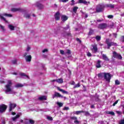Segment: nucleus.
Instances as JSON below:
<instances>
[{
  "instance_id": "1",
  "label": "nucleus",
  "mask_w": 124,
  "mask_h": 124,
  "mask_svg": "<svg viewBox=\"0 0 124 124\" xmlns=\"http://www.w3.org/2000/svg\"><path fill=\"white\" fill-rule=\"evenodd\" d=\"M97 76L98 78H104L105 80L108 82V83H110V80H111V74L109 73H100L98 74Z\"/></svg>"
},
{
  "instance_id": "2",
  "label": "nucleus",
  "mask_w": 124,
  "mask_h": 124,
  "mask_svg": "<svg viewBox=\"0 0 124 124\" xmlns=\"http://www.w3.org/2000/svg\"><path fill=\"white\" fill-rule=\"evenodd\" d=\"M105 8V5L103 3H99L96 6L95 11L96 13H100L101 12H103L104 11V9Z\"/></svg>"
},
{
  "instance_id": "3",
  "label": "nucleus",
  "mask_w": 124,
  "mask_h": 124,
  "mask_svg": "<svg viewBox=\"0 0 124 124\" xmlns=\"http://www.w3.org/2000/svg\"><path fill=\"white\" fill-rule=\"evenodd\" d=\"M12 81L8 80V83L5 85V87L6 88L5 93H10V92H12V89L11 87H12Z\"/></svg>"
},
{
  "instance_id": "4",
  "label": "nucleus",
  "mask_w": 124,
  "mask_h": 124,
  "mask_svg": "<svg viewBox=\"0 0 124 124\" xmlns=\"http://www.w3.org/2000/svg\"><path fill=\"white\" fill-rule=\"evenodd\" d=\"M106 43L108 46V49H110L111 46H117V44L116 43L114 42H110V39L109 38H107L106 39Z\"/></svg>"
},
{
  "instance_id": "5",
  "label": "nucleus",
  "mask_w": 124,
  "mask_h": 124,
  "mask_svg": "<svg viewBox=\"0 0 124 124\" xmlns=\"http://www.w3.org/2000/svg\"><path fill=\"white\" fill-rule=\"evenodd\" d=\"M28 55V53L25 52L23 55V57L24 58H25L26 62H31V55Z\"/></svg>"
},
{
  "instance_id": "6",
  "label": "nucleus",
  "mask_w": 124,
  "mask_h": 124,
  "mask_svg": "<svg viewBox=\"0 0 124 124\" xmlns=\"http://www.w3.org/2000/svg\"><path fill=\"white\" fill-rule=\"evenodd\" d=\"M113 57L115 59H118V60H123V57L121 54L117 53L116 51H113Z\"/></svg>"
},
{
  "instance_id": "7",
  "label": "nucleus",
  "mask_w": 124,
  "mask_h": 124,
  "mask_svg": "<svg viewBox=\"0 0 124 124\" xmlns=\"http://www.w3.org/2000/svg\"><path fill=\"white\" fill-rule=\"evenodd\" d=\"M107 27H108L107 23H100L98 26V29H99L100 30H104L105 29H107Z\"/></svg>"
},
{
  "instance_id": "8",
  "label": "nucleus",
  "mask_w": 124,
  "mask_h": 124,
  "mask_svg": "<svg viewBox=\"0 0 124 124\" xmlns=\"http://www.w3.org/2000/svg\"><path fill=\"white\" fill-rule=\"evenodd\" d=\"M7 109V106H6V105L2 104L0 105V113H3V112H5Z\"/></svg>"
},
{
  "instance_id": "9",
  "label": "nucleus",
  "mask_w": 124,
  "mask_h": 124,
  "mask_svg": "<svg viewBox=\"0 0 124 124\" xmlns=\"http://www.w3.org/2000/svg\"><path fill=\"white\" fill-rule=\"evenodd\" d=\"M54 17L56 21H59L60 19H61V13L59 11L56 12L54 15Z\"/></svg>"
},
{
  "instance_id": "10",
  "label": "nucleus",
  "mask_w": 124,
  "mask_h": 124,
  "mask_svg": "<svg viewBox=\"0 0 124 124\" xmlns=\"http://www.w3.org/2000/svg\"><path fill=\"white\" fill-rule=\"evenodd\" d=\"M17 107V105L14 103H11L9 105V112H11L13 109Z\"/></svg>"
},
{
  "instance_id": "11",
  "label": "nucleus",
  "mask_w": 124,
  "mask_h": 124,
  "mask_svg": "<svg viewBox=\"0 0 124 124\" xmlns=\"http://www.w3.org/2000/svg\"><path fill=\"white\" fill-rule=\"evenodd\" d=\"M102 56L103 60L104 61H105V62H109V61H110V60L109 59L108 57H107V55H106V54H102Z\"/></svg>"
},
{
  "instance_id": "12",
  "label": "nucleus",
  "mask_w": 124,
  "mask_h": 124,
  "mask_svg": "<svg viewBox=\"0 0 124 124\" xmlns=\"http://www.w3.org/2000/svg\"><path fill=\"white\" fill-rule=\"evenodd\" d=\"M93 97L94 98V100L96 102L101 101L100 99L99 98V96L97 94V93H95V94L93 95Z\"/></svg>"
},
{
  "instance_id": "13",
  "label": "nucleus",
  "mask_w": 124,
  "mask_h": 124,
  "mask_svg": "<svg viewBox=\"0 0 124 124\" xmlns=\"http://www.w3.org/2000/svg\"><path fill=\"white\" fill-rule=\"evenodd\" d=\"M68 19V17L65 15H62L61 16V20L62 22H65Z\"/></svg>"
},
{
  "instance_id": "14",
  "label": "nucleus",
  "mask_w": 124,
  "mask_h": 124,
  "mask_svg": "<svg viewBox=\"0 0 124 124\" xmlns=\"http://www.w3.org/2000/svg\"><path fill=\"white\" fill-rule=\"evenodd\" d=\"M94 33V30H93L92 28H90L89 31L88 33V36H91V35H93Z\"/></svg>"
},
{
  "instance_id": "15",
  "label": "nucleus",
  "mask_w": 124,
  "mask_h": 124,
  "mask_svg": "<svg viewBox=\"0 0 124 124\" xmlns=\"http://www.w3.org/2000/svg\"><path fill=\"white\" fill-rule=\"evenodd\" d=\"M57 90L60 92H61L62 93H64L65 94H68V92L65 91V90L63 89H62L60 87H57Z\"/></svg>"
},
{
  "instance_id": "16",
  "label": "nucleus",
  "mask_w": 124,
  "mask_h": 124,
  "mask_svg": "<svg viewBox=\"0 0 124 124\" xmlns=\"http://www.w3.org/2000/svg\"><path fill=\"white\" fill-rule=\"evenodd\" d=\"M93 47L92 50H93V52L94 53H97V51H98V48H97V46L96 45H92Z\"/></svg>"
},
{
  "instance_id": "17",
  "label": "nucleus",
  "mask_w": 124,
  "mask_h": 124,
  "mask_svg": "<svg viewBox=\"0 0 124 124\" xmlns=\"http://www.w3.org/2000/svg\"><path fill=\"white\" fill-rule=\"evenodd\" d=\"M78 3H83V4H87V3H91L90 1H87V0H78Z\"/></svg>"
},
{
  "instance_id": "18",
  "label": "nucleus",
  "mask_w": 124,
  "mask_h": 124,
  "mask_svg": "<svg viewBox=\"0 0 124 124\" xmlns=\"http://www.w3.org/2000/svg\"><path fill=\"white\" fill-rule=\"evenodd\" d=\"M36 6L38 7L39 9H43V8H44V6L39 3H37Z\"/></svg>"
},
{
  "instance_id": "19",
  "label": "nucleus",
  "mask_w": 124,
  "mask_h": 124,
  "mask_svg": "<svg viewBox=\"0 0 124 124\" xmlns=\"http://www.w3.org/2000/svg\"><path fill=\"white\" fill-rule=\"evenodd\" d=\"M105 7H107V8H114L115 5H113L112 4H107L105 5Z\"/></svg>"
},
{
  "instance_id": "20",
  "label": "nucleus",
  "mask_w": 124,
  "mask_h": 124,
  "mask_svg": "<svg viewBox=\"0 0 124 124\" xmlns=\"http://www.w3.org/2000/svg\"><path fill=\"white\" fill-rule=\"evenodd\" d=\"M56 96L57 97H62V98L63 97V96L61 95L60 93H58V92H55V94L53 96V98H54V97H55Z\"/></svg>"
},
{
  "instance_id": "21",
  "label": "nucleus",
  "mask_w": 124,
  "mask_h": 124,
  "mask_svg": "<svg viewBox=\"0 0 124 124\" xmlns=\"http://www.w3.org/2000/svg\"><path fill=\"white\" fill-rule=\"evenodd\" d=\"M11 11L12 12H17V11H22V9L21 8H12Z\"/></svg>"
},
{
  "instance_id": "22",
  "label": "nucleus",
  "mask_w": 124,
  "mask_h": 124,
  "mask_svg": "<svg viewBox=\"0 0 124 124\" xmlns=\"http://www.w3.org/2000/svg\"><path fill=\"white\" fill-rule=\"evenodd\" d=\"M39 100H41V101L43 100H47V97L44 95L39 97Z\"/></svg>"
},
{
  "instance_id": "23",
  "label": "nucleus",
  "mask_w": 124,
  "mask_h": 124,
  "mask_svg": "<svg viewBox=\"0 0 124 124\" xmlns=\"http://www.w3.org/2000/svg\"><path fill=\"white\" fill-rule=\"evenodd\" d=\"M101 62V61L100 60H98L97 62V65H96V67L97 68H100L101 67V65L100 64Z\"/></svg>"
},
{
  "instance_id": "24",
  "label": "nucleus",
  "mask_w": 124,
  "mask_h": 124,
  "mask_svg": "<svg viewBox=\"0 0 124 124\" xmlns=\"http://www.w3.org/2000/svg\"><path fill=\"white\" fill-rule=\"evenodd\" d=\"M66 36L72 37V34H71L70 32H66V33L63 35V37H66Z\"/></svg>"
},
{
  "instance_id": "25",
  "label": "nucleus",
  "mask_w": 124,
  "mask_h": 124,
  "mask_svg": "<svg viewBox=\"0 0 124 124\" xmlns=\"http://www.w3.org/2000/svg\"><path fill=\"white\" fill-rule=\"evenodd\" d=\"M19 75L21 76V77H27L28 79H30V78L29 77V76H27L25 73H21L19 74Z\"/></svg>"
},
{
  "instance_id": "26",
  "label": "nucleus",
  "mask_w": 124,
  "mask_h": 124,
  "mask_svg": "<svg viewBox=\"0 0 124 124\" xmlns=\"http://www.w3.org/2000/svg\"><path fill=\"white\" fill-rule=\"evenodd\" d=\"M81 113H85V111L83 110L76 111L74 112V114H75V115H79V114H81Z\"/></svg>"
},
{
  "instance_id": "27",
  "label": "nucleus",
  "mask_w": 124,
  "mask_h": 124,
  "mask_svg": "<svg viewBox=\"0 0 124 124\" xmlns=\"http://www.w3.org/2000/svg\"><path fill=\"white\" fill-rule=\"evenodd\" d=\"M18 118H20V116L19 115H16L15 117H13L12 120L13 122H16V120L18 119Z\"/></svg>"
},
{
  "instance_id": "28",
  "label": "nucleus",
  "mask_w": 124,
  "mask_h": 124,
  "mask_svg": "<svg viewBox=\"0 0 124 124\" xmlns=\"http://www.w3.org/2000/svg\"><path fill=\"white\" fill-rule=\"evenodd\" d=\"M56 82L59 84H62V83H63V80L62 78H58V79H56Z\"/></svg>"
},
{
  "instance_id": "29",
  "label": "nucleus",
  "mask_w": 124,
  "mask_h": 124,
  "mask_svg": "<svg viewBox=\"0 0 124 124\" xmlns=\"http://www.w3.org/2000/svg\"><path fill=\"white\" fill-rule=\"evenodd\" d=\"M79 7L77 6H74L73 8V11L74 13H77V10H78Z\"/></svg>"
},
{
  "instance_id": "30",
  "label": "nucleus",
  "mask_w": 124,
  "mask_h": 124,
  "mask_svg": "<svg viewBox=\"0 0 124 124\" xmlns=\"http://www.w3.org/2000/svg\"><path fill=\"white\" fill-rule=\"evenodd\" d=\"M8 28L11 31H14L15 30V27L12 25H9Z\"/></svg>"
},
{
  "instance_id": "31",
  "label": "nucleus",
  "mask_w": 124,
  "mask_h": 124,
  "mask_svg": "<svg viewBox=\"0 0 124 124\" xmlns=\"http://www.w3.org/2000/svg\"><path fill=\"white\" fill-rule=\"evenodd\" d=\"M24 87V85L22 84H17L16 85L15 87L16 88H22Z\"/></svg>"
},
{
  "instance_id": "32",
  "label": "nucleus",
  "mask_w": 124,
  "mask_h": 124,
  "mask_svg": "<svg viewBox=\"0 0 124 124\" xmlns=\"http://www.w3.org/2000/svg\"><path fill=\"white\" fill-rule=\"evenodd\" d=\"M24 17L26 19H30V18L31 17V15L25 14L24 15Z\"/></svg>"
},
{
  "instance_id": "33",
  "label": "nucleus",
  "mask_w": 124,
  "mask_h": 124,
  "mask_svg": "<svg viewBox=\"0 0 124 124\" xmlns=\"http://www.w3.org/2000/svg\"><path fill=\"white\" fill-rule=\"evenodd\" d=\"M3 16H5L6 17H12V15L11 14H6V13H4L2 15Z\"/></svg>"
},
{
  "instance_id": "34",
  "label": "nucleus",
  "mask_w": 124,
  "mask_h": 124,
  "mask_svg": "<svg viewBox=\"0 0 124 124\" xmlns=\"http://www.w3.org/2000/svg\"><path fill=\"white\" fill-rule=\"evenodd\" d=\"M3 16H5L6 17H12V15L11 14H6V13H4L2 15Z\"/></svg>"
},
{
  "instance_id": "35",
  "label": "nucleus",
  "mask_w": 124,
  "mask_h": 124,
  "mask_svg": "<svg viewBox=\"0 0 124 124\" xmlns=\"http://www.w3.org/2000/svg\"><path fill=\"white\" fill-rule=\"evenodd\" d=\"M107 114L111 115L112 116H115V112H114L113 111H108V112H107Z\"/></svg>"
},
{
  "instance_id": "36",
  "label": "nucleus",
  "mask_w": 124,
  "mask_h": 124,
  "mask_svg": "<svg viewBox=\"0 0 124 124\" xmlns=\"http://www.w3.org/2000/svg\"><path fill=\"white\" fill-rule=\"evenodd\" d=\"M0 18L1 20H3V21L7 23V20H6V19H5V18L2 16L1 15H0Z\"/></svg>"
},
{
  "instance_id": "37",
  "label": "nucleus",
  "mask_w": 124,
  "mask_h": 124,
  "mask_svg": "<svg viewBox=\"0 0 124 124\" xmlns=\"http://www.w3.org/2000/svg\"><path fill=\"white\" fill-rule=\"evenodd\" d=\"M80 83H78L77 84H76L74 86V87H73V88L74 89H76V88H79V87H80Z\"/></svg>"
},
{
  "instance_id": "38",
  "label": "nucleus",
  "mask_w": 124,
  "mask_h": 124,
  "mask_svg": "<svg viewBox=\"0 0 124 124\" xmlns=\"http://www.w3.org/2000/svg\"><path fill=\"white\" fill-rule=\"evenodd\" d=\"M96 40L97 41H99V40H100V39H101V37L99 35H97L95 37Z\"/></svg>"
},
{
  "instance_id": "39",
  "label": "nucleus",
  "mask_w": 124,
  "mask_h": 124,
  "mask_svg": "<svg viewBox=\"0 0 124 124\" xmlns=\"http://www.w3.org/2000/svg\"><path fill=\"white\" fill-rule=\"evenodd\" d=\"M70 28L69 25H67L66 27L63 28V30H64V31H67V30H69Z\"/></svg>"
},
{
  "instance_id": "40",
  "label": "nucleus",
  "mask_w": 124,
  "mask_h": 124,
  "mask_svg": "<svg viewBox=\"0 0 124 124\" xmlns=\"http://www.w3.org/2000/svg\"><path fill=\"white\" fill-rule=\"evenodd\" d=\"M46 119H47V120H48V121H53V117L49 116H46Z\"/></svg>"
},
{
  "instance_id": "41",
  "label": "nucleus",
  "mask_w": 124,
  "mask_h": 124,
  "mask_svg": "<svg viewBox=\"0 0 124 124\" xmlns=\"http://www.w3.org/2000/svg\"><path fill=\"white\" fill-rule=\"evenodd\" d=\"M57 104L60 108L62 107V106L63 105V104L62 103L60 102H57Z\"/></svg>"
},
{
  "instance_id": "42",
  "label": "nucleus",
  "mask_w": 124,
  "mask_h": 124,
  "mask_svg": "<svg viewBox=\"0 0 124 124\" xmlns=\"http://www.w3.org/2000/svg\"><path fill=\"white\" fill-rule=\"evenodd\" d=\"M115 85H120L121 84V82H120V81L119 80H116L115 81Z\"/></svg>"
},
{
  "instance_id": "43",
  "label": "nucleus",
  "mask_w": 124,
  "mask_h": 124,
  "mask_svg": "<svg viewBox=\"0 0 124 124\" xmlns=\"http://www.w3.org/2000/svg\"><path fill=\"white\" fill-rule=\"evenodd\" d=\"M66 54H67L68 55H70V54H71V50L70 49H67Z\"/></svg>"
},
{
  "instance_id": "44",
  "label": "nucleus",
  "mask_w": 124,
  "mask_h": 124,
  "mask_svg": "<svg viewBox=\"0 0 124 124\" xmlns=\"http://www.w3.org/2000/svg\"><path fill=\"white\" fill-rule=\"evenodd\" d=\"M0 28L2 30V31H5V29H4V26H3L0 24Z\"/></svg>"
},
{
  "instance_id": "45",
  "label": "nucleus",
  "mask_w": 124,
  "mask_h": 124,
  "mask_svg": "<svg viewBox=\"0 0 124 124\" xmlns=\"http://www.w3.org/2000/svg\"><path fill=\"white\" fill-rule=\"evenodd\" d=\"M12 62L13 64H16V63H17V60L15 59V60H13Z\"/></svg>"
},
{
  "instance_id": "46",
  "label": "nucleus",
  "mask_w": 124,
  "mask_h": 124,
  "mask_svg": "<svg viewBox=\"0 0 124 124\" xmlns=\"http://www.w3.org/2000/svg\"><path fill=\"white\" fill-rule=\"evenodd\" d=\"M29 122L31 124H34V121L31 119L29 120Z\"/></svg>"
},
{
  "instance_id": "47",
  "label": "nucleus",
  "mask_w": 124,
  "mask_h": 124,
  "mask_svg": "<svg viewBox=\"0 0 124 124\" xmlns=\"http://www.w3.org/2000/svg\"><path fill=\"white\" fill-rule=\"evenodd\" d=\"M77 119H78L77 117L75 116H73L71 117V120H74V121H76V120Z\"/></svg>"
},
{
  "instance_id": "48",
  "label": "nucleus",
  "mask_w": 124,
  "mask_h": 124,
  "mask_svg": "<svg viewBox=\"0 0 124 124\" xmlns=\"http://www.w3.org/2000/svg\"><path fill=\"white\" fill-rule=\"evenodd\" d=\"M108 19H112V18H114V16L113 15H108Z\"/></svg>"
},
{
  "instance_id": "49",
  "label": "nucleus",
  "mask_w": 124,
  "mask_h": 124,
  "mask_svg": "<svg viewBox=\"0 0 124 124\" xmlns=\"http://www.w3.org/2000/svg\"><path fill=\"white\" fill-rule=\"evenodd\" d=\"M74 124H80V122H79V121H78V120L77 119L76 120L74 121Z\"/></svg>"
},
{
  "instance_id": "50",
  "label": "nucleus",
  "mask_w": 124,
  "mask_h": 124,
  "mask_svg": "<svg viewBox=\"0 0 124 124\" xmlns=\"http://www.w3.org/2000/svg\"><path fill=\"white\" fill-rule=\"evenodd\" d=\"M119 124H124V119L121 120L119 122Z\"/></svg>"
},
{
  "instance_id": "51",
  "label": "nucleus",
  "mask_w": 124,
  "mask_h": 124,
  "mask_svg": "<svg viewBox=\"0 0 124 124\" xmlns=\"http://www.w3.org/2000/svg\"><path fill=\"white\" fill-rule=\"evenodd\" d=\"M72 3H71V5L73 6L75 4V1L74 0H71Z\"/></svg>"
},
{
  "instance_id": "52",
  "label": "nucleus",
  "mask_w": 124,
  "mask_h": 124,
  "mask_svg": "<svg viewBox=\"0 0 124 124\" xmlns=\"http://www.w3.org/2000/svg\"><path fill=\"white\" fill-rule=\"evenodd\" d=\"M118 102H119V100H116L112 105V106H115L116 104H118Z\"/></svg>"
},
{
  "instance_id": "53",
  "label": "nucleus",
  "mask_w": 124,
  "mask_h": 124,
  "mask_svg": "<svg viewBox=\"0 0 124 124\" xmlns=\"http://www.w3.org/2000/svg\"><path fill=\"white\" fill-rule=\"evenodd\" d=\"M76 41L78 42H79V43H82V41H81V40H80V39H79L78 38H77L76 39Z\"/></svg>"
},
{
  "instance_id": "54",
  "label": "nucleus",
  "mask_w": 124,
  "mask_h": 124,
  "mask_svg": "<svg viewBox=\"0 0 124 124\" xmlns=\"http://www.w3.org/2000/svg\"><path fill=\"white\" fill-rule=\"evenodd\" d=\"M60 54H61V55H64V51L63 50H60Z\"/></svg>"
},
{
  "instance_id": "55",
  "label": "nucleus",
  "mask_w": 124,
  "mask_h": 124,
  "mask_svg": "<svg viewBox=\"0 0 124 124\" xmlns=\"http://www.w3.org/2000/svg\"><path fill=\"white\" fill-rule=\"evenodd\" d=\"M84 113H85V116H88L90 115V112H89V111H84Z\"/></svg>"
},
{
  "instance_id": "56",
  "label": "nucleus",
  "mask_w": 124,
  "mask_h": 124,
  "mask_svg": "<svg viewBox=\"0 0 124 124\" xmlns=\"http://www.w3.org/2000/svg\"><path fill=\"white\" fill-rule=\"evenodd\" d=\"M121 40L122 42H124V36H121Z\"/></svg>"
},
{
  "instance_id": "57",
  "label": "nucleus",
  "mask_w": 124,
  "mask_h": 124,
  "mask_svg": "<svg viewBox=\"0 0 124 124\" xmlns=\"http://www.w3.org/2000/svg\"><path fill=\"white\" fill-rule=\"evenodd\" d=\"M87 56H88V57H92V54L90 53V52H88L87 53Z\"/></svg>"
},
{
  "instance_id": "58",
  "label": "nucleus",
  "mask_w": 124,
  "mask_h": 124,
  "mask_svg": "<svg viewBox=\"0 0 124 124\" xmlns=\"http://www.w3.org/2000/svg\"><path fill=\"white\" fill-rule=\"evenodd\" d=\"M46 52H48V50L47 49H45L42 51V53H45Z\"/></svg>"
},
{
  "instance_id": "59",
  "label": "nucleus",
  "mask_w": 124,
  "mask_h": 124,
  "mask_svg": "<svg viewBox=\"0 0 124 124\" xmlns=\"http://www.w3.org/2000/svg\"><path fill=\"white\" fill-rule=\"evenodd\" d=\"M68 0H62L61 2H67V1H68Z\"/></svg>"
},
{
  "instance_id": "60",
  "label": "nucleus",
  "mask_w": 124,
  "mask_h": 124,
  "mask_svg": "<svg viewBox=\"0 0 124 124\" xmlns=\"http://www.w3.org/2000/svg\"><path fill=\"white\" fill-rule=\"evenodd\" d=\"M113 35L114 36L115 38H117V33H113Z\"/></svg>"
},
{
  "instance_id": "61",
  "label": "nucleus",
  "mask_w": 124,
  "mask_h": 124,
  "mask_svg": "<svg viewBox=\"0 0 124 124\" xmlns=\"http://www.w3.org/2000/svg\"><path fill=\"white\" fill-rule=\"evenodd\" d=\"M69 109V108L67 107H65L64 108V110H68Z\"/></svg>"
},
{
  "instance_id": "62",
  "label": "nucleus",
  "mask_w": 124,
  "mask_h": 124,
  "mask_svg": "<svg viewBox=\"0 0 124 124\" xmlns=\"http://www.w3.org/2000/svg\"><path fill=\"white\" fill-rule=\"evenodd\" d=\"M30 50H31V47H29V46H28V47H27V51H30Z\"/></svg>"
},
{
  "instance_id": "63",
  "label": "nucleus",
  "mask_w": 124,
  "mask_h": 124,
  "mask_svg": "<svg viewBox=\"0 0 124 124\" xmlns=\"http://www.w3.org/2000/svg\"><path fill=\"white\" fill-rule=\"evenodd\" d=\"M91 107L92 109L94 108H95L94 105H91Z\"/></svg>"
},
{
  "instance_id": "64",
  "label": "nucleus",
  "mask_w": 124,
  "mask_h": 124,
  "mask_svg": "<svg viewBox=\"0 0 124 124\" xmlns=\"http://www.w3.org/2000/svg\"><path fill=\"white\" fill-rule=\"evenodd\" d=\"M71 85H75V81H73L72 82V83L71 84Z\"/></svg>"
}]
</instances>
